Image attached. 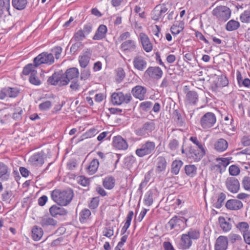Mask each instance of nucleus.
<instances>
[{"label": "nucleus", "mask_w": 250, "mask_h": 250, "mask_svg": "<svg viewBox=\"0 0 250 250\" xmlns=\"http://www.w3.org/2000/svg\"><path fill=\"white\" fill-rule=\"evenodd\" d=\"M74 196L73 192L71 189L60 190L56 189L51 193L52 200L58 205L66 206L72 201Z\"/></svg>", "instance_id": "nucleus-1"}, {"label": "nucleus", "mask_w": 250, "mask_h": 250, "mask_svg": "<svg viewBox=\"0 0 250 250\" xmlns=\"http://www.w3.org/2000/svg\"><path fill=\"white\" fill-rule=\"evenodd\" d=\"M181 152L186 155L188 159L194 162H199L206 154V149H199L191 146L185 149L184 145H182Z\"/></svg>", "instance_id": "nucleus-2"}, {"label": "nucleus", "mask_w": 250, "mask_h": 250, "mask_svg": "<svg viewBox=\"0 0 250 250\" xmlns=\"http://www.w3.org/2000/svg\"><path fill=\"white\" fill-rule=\"evenodd\" d=\"M155 147V142L148 140L139 145V147L135 150V154L139 157H143L152 154L154 152Z\"/></svg>", "instance_id": "nucleus-3"}, {"label": "nucleus", "mask_w": 250, "mask_h": 250, "mask_svg": "<svg viewBox=\"0 0 250 250\" xmlns=\"http://www.w3.org/2000/svg\"><path fill=\"white\" fill-rule=\"evenodd\" d=\"M230 9L226 6H219L215 8L212 11V15L219 21H226L231 16Z\"/></svg>", "instance_id": "nucleus-4"}, {"label": "nucleus", "mask_w": 250, "mask_h": 250, "mask_svg": "<svg viewBox=\"0 0 250 250\" xmlns=\"http://www.w3.org/2000/svg\"><path fill=\"white\" fill-rule=\"evenodd\" d=\"M54 62V57L52 53L47 52H42L38 55L34 59L33 63L35 64L36 66H39L41 64H46L51 65Z\"/></svg>", "instance_id": "nucleus-5"}, {"label": "nucleus", "mask_w": 250, "mask_h": 250, "mask_svg": "<svg viewBox=\"0 0 250 250\" xmlns=\"http://www.w3.org/2000/svg\"><path fill=\"white\" fill-rule=\"evenodd\" d=\"M163 75L162 70L158 66H149L145 71L143 77L148 80H158Z\"/></svg>", "instance_id": "nucleus-6"}, {"label": "nucleus", "mask_w": 250, "mask_h": 250, "mask_svg": "<svg viewBox=\"0 0 250 250\" xmlns=\"http://www.w3.org/2000/svg\"><path fill=\"white\" fill-rule=\"evenodd\" d=\"M132 99L130 93L124 94L122 92H114L111 95V102L114 105H120L123 103H129Z\"/></svg>", "instance_id": "nucleus-7"}, {"label": "nucleus", "mask_w": 250, "mask_h": 250, "mask_svg": "<svg viewBox=\"0 0 250 250\" xmlns=\"http://www.w3.org/2000/svg\"><path fill=\"white\" fill-rule=\"evenodd\" d=\"M63 75L64 79L62 81V84L66 85L70 81L78 80L80 73L78 68L72 67L68 69Z\"/></svg>", "instance_id": "nucleus-8"}, {"label": "nucleus", "mask_w": 250, "mask_h": 250, "mask_svg": "<svg viewBox=\"0 0 250 250\" xmlns=\"http://www.w3.org/2000/svg\"><path fill=\"white\" fill-rule=\"evenodd\" d=\"M216 122L215 114L212 112H207L204 114L200 120V124L204 129H208L214 125Z\"/></svg>", "instance_id": "nucleus-9"}, {"label": "nucleus", "mask_w": 250, "mask_h": 250, "mask_svg": "<svg viewBox=\"0 0 250 250\" xmlns=\"http://www.w3.org/2000/svg\"><path fill=\"white\" fill-rule=\"evenodd\" d=\"M155 127V124L152 121H148L144 124L142 127L136 129L135 133L138 136H146L154 130Z\"/></svg>", "instance_id": "nucleus-10"}, {"label": "nucleus", "mask_w": 250, "mask_h": 250, "mask_svg": "<svg viewBox=\"0 0 250 250\" xmlns=\"http://www.w3.org/2000/svg\"><path fill=\"white\" fill-rule=\"evenodd\" d=\"M19 93L20 90L17 87H4L0 91V99L3 100L6 97L16 98Z\"/></svg>", "instance_id": "nucleus-11"}, {"label": "nucleus", "mask_w": 250, "mask_h": 250, "mask_svg": "<svg viewBox=\"0 0 250 250\" xmlns=\"http://www.w3.org/2000/svg\"><path fill=\"white\" fill-rule=\"evenodd\" d=\"M168 10L167 5L164 4H159L155 7L151 13V18L154 21H158L162 18L163 15Z\"/></svg>", "instance_id": "nucleus-12"}, {"label": "nucleus", "mask_w": 250, "mask_h": 250, "mask_svg": "<svg viewBox=\"0 0 250 250\" xmlns=\"http://www.w3.org/2000/svg\"><path fill=\"white\" fill-rule=\"evenodd\" d=\"M225 185L229 191L232 193H237L240 189V184L237 179L234 177H228Z\"/></svg>", "instance_id": "nucleus-13"}, {"label": "nucleus", "mask_w": 250, "mask_h": 250, "mask_svg": "<svg viewBox=\"0 0 250 250\" xmlns=\"http://www.w3.org/2000/svg\"><path fill=\"white\" fill-rule=\"evenodd\" d=\"M147 62L145 58L141 56H136L133 60V65L134 69L143 71L147 67Z\"/></svg>", "instance_id": "nucleus-14"}, {"label": "nucleus", "mask_w": 250, "mask_h": 250, "mask_svg": "<svg viewBox=\"0 0 250 250\" xmlns=\"http://www.w3.org/2000/svg\"><path fill=\"white\" fill-rule=\"evenodd\" d=\"M167 225L170 229L178 230L181 229V226L184 225V219L181 216H174L169 221Z\"/></svg>", "instance_id": "nucleus-15"}, {"label": "nucleus", "mask_w": 250, "mask_h": 250, "mask_svg": "<svg viewBox=\"0 0 250 250\" xmlns=\"http://www.w3.org/2000/svg\"><path fill=\"white\" fill-rule=\"evenodd\" d=\"M139 39L144 50L146 52H151L153 49V46L147 35L144 33H140Z\"/></svg>", "instance_id": "nucleus-16"}, {"label": "nucleus", "mask_w": 250, "mask_h": 250, "mask_svg": "<svg viewBox=\"0 0 250 250\" xmlns=\"http://www.w3.org/2000/svg\"><path fill=\"white\" fill-rule=\"evenodd\" d=\"M40 223L41 226L44 228L45 229H52L53 228H45L47 227L51 226L55 227L57 225V221L52 217L48 216H43L40 219Z\"/></svg>", "instance_id": "nucleus-17"}, {"label": "nucleus", "mask_w": 250, "mask_h": 250, "mask_svg": "<svg viewBox=\"0 0 250 250\" xmlns=\"http://www.w3.org/2000/svg\"><path fill=\"white\" fill-rule=\"evenodd\" d=\"M131 92L134 97L142 101L145 98L146 88L143 86L138 85L132 88Z\"/></svg>", "instance_id": "nucleus-18"}, {"label": "nucleus", "mask_w": 250, "mask_h": 250, "mask_svg": "<svg viewBox=\"0 0 250 250\" xmlns=\"http://www.w3.org/2000/svg\"><path fill=\"white\" fill-rule=\"evenodd\" d=\"M137 43L135 40H128L124 42L121 45V49L124 52L130 53L135 51Z\"/></svg>", "instance_id": "nucleus-19"}, {"label": "nucleus", "mask_w": 250, "mask_h": 250, "mask_svg": "<svg viewBox=\"0 0 250 250\" xmlns=\"http://www.w3.org/2000/svg\"><path fill=\"white\" fill-rule=\"evenodd\" d=\"M63 79H64L63 73L57 72H55L48 78L47 82L52 85L63 86L64 84H62V81Z\"/></svg>", "instance_id": "nucleus-20"}, {"label": "nucleus", "mask_w": 250, "mask_h": 250, "mask_svg": "<svg viewBox=\"0 0 250 250\" xmlns=\"http://www.w3.org/2000/svg\"><path fill=\"white\" fill-rule=\"evenodd\" d=\"M112 143L113 146L119 150H125L128 147L126 141L120 136L114 137Z\"/></svg>", "instance_id": "nucleus-21"}, {"label": "nucleus", "mask_w": 250, "mask_h": 250, "mask_svg": "<svg viewBox=\"0 0 250 250\" xmlns=\"http://www.w3.org/2000/svg\"><path fill=\"white\" fill-rule=\"evenodd\" d=\"M167 167V160L165 157L160 156L156 159V172L162 173L165 171Z\"/></svg>", "instance_id": "nucleus-22"}, {"label": "nucleus", "mask_w": 250, "mask_h": 250, "mask_svg": "<svg viewBox=\"0 0 250 250\" xmlns=\"http://www.w3.org/2000/svg\"><path fill=\"white\" fill-rule=\"evenodd\" d=\"M228 238L225 236H220L216 239L215 244V250H226L228 248Z\"/></svg>", "instance_id": "nucleus-23"}, {"label": "nucleus", "mask_w": 250, "mask_h": 250, "mask_svg": "<svg viewBox=\"0 0 250 250\" xmlns=\"http://www.w3.org/2000/svg\"><path fill=\"white\" fill-rule=\"evenodd\" d=\"M218 221L219 226L224 232H228L231 229L232 225L229 218L220 216L218 218Z\"/></svg>", "instance_id": "nucleus-24"}, {"label": "nucleus", "mask_w": 250, "mask_h": 250, "mask_svg": "<svg viewBox=\"0 0 250 250\" xmlns=\"http://www.w3.org/2000/svg\"><path fill=\"white\" fill-rule=\"evenodd\" d=\"M49 212L52 217H57L58 215H66L68 211L63 208L53 205L49 208Z\"/></svg>", "instance_id": "nucleus-25"}, {"label": "nucleus", "mask_w": 250, "mask_h": 250, "mask_svg": "<svg viewBox=\"0 0 250 250\" xmlns=\"http://www.w3.org/2000/svg\"><path fill=\"white\" fill-rule=\"evenodd\" d=\"M29 161L33 166L41 167L44 162L43 154L41 153H36L30 158Z\"/></svg>", "instance_id": "nucleus-26"}, {"label": "nucleus", "mask_w": 250, "mask_h": 250, "mask_svg": "<svg viewBox=\"0 0 250 250\" xmlns=\"http://www.w3.org/2000/svg\"><path fill=\"white\" fill-rule=\"evenodd\" d=\"M10 170L8 166L3 162H0V180L7 181L10 177Z\"/></svg>", "instance_id": "nucleus-27"}, {"label": "nucleus", "mask_w": 250, "mask_h": 250, "mask_svg": "<svg viewBox=\"0 0 250 250\" xmlns=\"http://www.w3.org/2000/svg\"><path fill=\"white\" fill-rule=\"evenodd\" d=\"M192 245V241L186 233L182 234L181 236L180 248L182 250L189 249Z\"/></svg>", "instance_id": "nucleus-28"}, {"label": "nucleus", "mask_w": 250, "mask_h": 250, "mask_svg": "<svg viewBox=\"0 0 250 250\" xmlns=\"http://www.w3.org/2000/svg\"><path fill=\"white\" fill-rule=\"evenodd\" d=\"M226 208L230 210H236L242 208L243 205L241 201L236 199H230L226 203Z\"/></svg>", "instance_id": "nucleus-29"}, {"label": "nucleus", "mask_w": 250, "mask_h": 250, "mask_svg": "<svg viewBox=\"0 0 250 250\" xmlns=\"http://www.w3.org/2000/svg\"><path fill=\"white\" fill-rule=\"evenodd\" d=\"M107 31V27L105 25H100L93 36V39L94 40H101L103 39L106 37Z\"/></svg>", "instance_id": "nucleus-30"}, {"label": "nucleus", "mask_w": 250, "mask_h": 250, "mask_svg": "<svg viewBox=\"0 0 250 250\" xmlns=\"http://www.w3.org/2000/svg\"><path fill=\"white\" fill-rule=\"evenodd\" d=\"M214 149L220 152H224L228 147V142L223 138L218 139L214 144Z\"/></svg>", "instance_id": "nucleus-31"}, {"label": "nucleus", "mask_w": 250, "mask_h": 250, "mask_svg": "<svg viewBox=\"0 0 250 250\" xmlns=\"http://www.w3.org/2000/svg\"><path fill=\"white\" fill-rule=\"evenodd\" d=\"M186 103L189 104H195L198 101V95L194 91H189L186 94Z\"/></svg>", "instance_id": "nucleus-32"}, {"label": "nucleus", "mask_w": 250, "mask_h": 250, "mask_svg": "<svg viewBox=\"0 0 250 250\" xmlns=\"http://www.w3.org/2000/svg\"><path fill=\"white\" fill-rule=\"evenodd\" d=\"M91 57V53L89 51H86L84 54L80 56L79 62L82 68L87 67Z\"/></svg>", "instance_id": "nucleus-33"}, {"label": "nucleus", "mask_w": 250, "mask_h": 250, "mask_svg": "<svg viewBox=\"0 0 250 250\" xmlns=\"http://www.w3.org/2000/svg\"><path fill=\"white\" fill-rule=\"evenodd\" d=\"M91 212L87 208L83 209L79 214V221L81 223H85L90 219Z\"/></svg>", "instance_id": "nucleus-34"}, {"label": "nucleus", "mask_w": 250, "mask_h": 250, "mask_svg": "<svg viewBox=\"0 0 250 250\" xmlns=\"http://www.w3.org/2000/svg\"><path fill=\"white\" fill-rule=\"evenodd\" d=\"M103 186L107 189L113 188L115 184V179L112 176L105 177L103 180Z\"/></svg>", "instance_id": "nucleus-35"}, {"label": "nucleus", "mask_w": 250, "mask_h": 250, "mask_svg": "<svg viewBox=\"0 0 250 250\" xmlns=\"http://www.w3.org/2000/svg\"><path fill=\"white\" fill-rule=\"evenodd\" d=\"M99 166V162L98 159H94L87 167V172L90 175L94 174L97 170Z\"/></svg>", "instance_id": "nucleus-36"}, {"label": "nucleus", "mask_w": 250, "mask_h": 250, "mask_svg": "<svg viewBox=\"0 0 250 250\" xmlns=\"http://www.w3.org/2000/svg\"><path fill=\"white\" fill-rule=\"evenodd\" d=\"M190 239L193 241H196L200 237L201 233L197 229L191 228L186 233Z\"/></svg>", "instance_id": "nucleus-37"}, {"label": "nucleus", "mask_w": 250, "mask_h": 250, "mask_svg": "<svg viewBox=\"0 0 250 250\" xmlns=\"http://www.w3.org/2000/svg\"><path fill=\"white\" fill-rule=\"evenodd\" d=\"M37 67L38 66H35L34 63V64L29 63L24 67L22 73L25 75H28L29 74H30V75H37V72L35 68Z\"/></svg>", "instance_id": "nucleus-38"}, {"label": "nucleus", "mask_w": 250, "mask_h": 250, "mask_svg": "<svg viewBox=\"0 0 250 250\" xmlns=\"http://www.w3.org/2000/svg\"><path fill=\"white\" fill-rule=\"evenodd\" d=\"M43 230L42 228L36 226H34L32 230V236L35 241L41 239L43 235Z\"/></svg>", "instance_id": "nucleus-39"}, {"label": "nucleus", "mask_w": 250, "mask_h": 250, "mask_svg": "<svg viewBox=\"0 0 250 250\" xmlns=\"http://www.w3.org/2000/svg\"><path fill=\"white\" fill-rule=\"evenodd\" d=\"M27 0H12L13 7L18 10L24 9L27 5Z\"/></svg>", "instance_id": "nucleus-40"}, {"label": "nucleus", "mask_w": 250, "mask_h": 250, "mask_svg": "<svg viewBox=\"0 0 250 250\" xmlns=\"http://www.w3.org/2000/svg\"><path fill=\"white\" fill-rule=\"evenodd\" d=\"M183 164V163L181 160H175L173 161L171 164V172L174 175H177Z\"/></svg>", "instance_id": "nucleus-41"}, {"label": "nucleus", "mask_w": 250, "mask_h": 250, "mask_svg": "<svg viewBox=\"0 0 250 250\" xmlns=\"http://www.w3.org/2000/svg\"><path fill=\"white\" fill-rule=\"evenodd\" d=\"M197 169V167L194 165H188L185 167L186 174L190 177H193L196 174Z\"/></svg>", "instance_id": "nucleus-42"}, {"label": "nucleus", "mask_w": 250, "mask_h": 250, "mask_svg": "<svg viewBox=\"0 0 250 250\" xmlns=\"http://www.w3.org/2000/svg\"><path fill=\"white\" fill-rule=\"evenodd\" d=\"M240 27V23L234 20L229 21L226 25V29L229 31H232L237 29Z\"/></svg>", "instance_id": "nucleus-43"}, {"label": "nucleus", "mask_w": 250, "mask_h": 250, "mask_svg": "<svg viewBox=\"0 0 250 250\" xmlns=\"http://www.w3.org/2000/svg\"><path fill=\"white\" fill-rule=\"evenodd\" d=\"M144 204L147 206H150L153 202V192L149 190L147 191L144 196Z\"/></svg>", "instance_id": "nucleus-44"}, {"label": "nucleus", "mask_w": 250, "mask_h": 250, "mask_svg": "<svg viewBox=\"0 0 250 250\" xmlns=\"http://www.w3.org/2000/svg\"><path fill=\"white\" fill-rule=\"evenodd\" d=\"M226 194L223 192H221L218 194L217 197V201L213 204V206L217 208H221L226 199Z\"/></svg>", "instance_id": "nucleus-45"}, {"label": "nucleus", "mask_w": 250, "mask_h": 250, "mask_svg": "<svg viewBox=\"0 0 250 250\" xmlns=\"http://www.w3.org/2000/svg\"><path fill=\"white\" fill-rule=\"evenodd\" d=\"M240 20L243 23H250V8L245 10L240 15Z\"/></svg>", "instance_id": "nucleus-46"}, {"label": "nucleus", "mask_w": 250, "mask_h": 250, "mask_svg": "<svg viewBox=\"0 0 250 250\" xmlns=\"http://www.w3.org/2000/svg\"><path fill=\"white\" fill-rule=\"evenodd\" d=\"M90 75L91 72L89 68H82L81 69L80 79L82 81H86L90 78Z\"/></svg>", "instance_id": "nucleus-47"}, {"label": "nucleus", "mask_w": 250, "mask_h": 250, "mask_svg": "<svg viewBox=\"0 0 250 250\" xmlns=\"http://www.w3.org/2000/svg\"><path fill=\"white\" fill-rule=\"evenodd\" d=\"M3 1V5L0 4V18H1L5 10L9 11L10 9V0H0V3Z\"/></svg>", "instance_id": "nucleus-48"}, {"label": "nucleus", "mask_w": 250, "mask_h": 250, "mask_svg": "<svg viewBox=\"0 0 250 250\" xmlns=\"http://www.w3.org/2000/svg\"><path fill=\"white\" fill-rule=\"evenodd\" d=\"M116 80L119 83L121 82L125 77V72L122 68H118L116 70Z\"/></svg>", "instance_id": "nucleus-49"}, {"label": "nucleus", "mask_w": 250, "mask_h": 250, "mask_svg": "<svg viewBox=\"0 0 250 250\" xmlns=\"http://www.w3.org/2000/svg\"><path fill=\"white\" fill-rule=\"evenodd\" d=\"M179 146V142L176 139L169 141L168 144V147L171 151H175Z\"/></svg>", "instance_id": "nucleus-50"}, {"label": "nucleus", "mask_w": 250, "mask_h": 250, "mask_svg": "<svg viewBox=\"0 0 250 250\" xmlns=\"http://www.w3.org/2000/svg\"><path fill=\"white\" fill-rule=\"evenodd\" d=\"M242 186L246 190L250 191V177L246 176L243 177Z\"/></svg>", "instance_id": "nucleus-51"}, {"label": "nucleus", "mask_w": 250, "mask_h": 250, "mask_svg": "<svg viewBox=\"0 0 250 250\" xmlns=\"http://www.w3.org/2000/svg\"><path fill=\"white\" fill-rule=\"evenodd\" d=\"M124 162L127 167H130L136 163V158L133 155L128 156L125 158Z\"/></svg>", "instance_id": "nucleus-52"}, {"label": "nucleus", "mask_w": 250, "mask_h": 250, "mask_svg": "<svg viewBox=\"0 0 250 250\" xmlns=\"http://www.w3.org/2000/svg\"><path fill=\"white\" fill-rule=\"evenodd\" d=\"M22 109L20 107H17L15 108L14 112L13 114V118L16 120H19L21 118L22 114Z\"/></svg>", "instance_id": "nucleus-53"}, {"label": "nucleus", "mask_w": 250, "mask_h": 250, "mask_svg": "<svg viewBox=\"0 0 250 250\" xmlns=\"http://www.w3.org/2000/svg\"><path fill=\"white\" fill-rule=\"evenodd\" d=\"M229 173L232 176H237L240 172V170L238 167L235 165H231L229 168Z\"/></svg>", "instance_id": "nucleus-54"}, {"label": "nucleus", "mask_w": 250, "mask_h": 250, "mask_svg": "<svg viewBox=\"0 0 250 250\" xmlns=\"http://www.w3.org/2000/svg\"><path fill=\"white\" fill-rule=\"evenodd\" d=\"M77 181L79 184L83 187L87 186L90 183L89 179L84 176H79Z\"/></svg>", "instance_id": "nucleus-55"}, {"label": "nucleus", "mask_w": 250, "mask_h": 250, "mask_svg": "<svg viewBox=\"0 0 250 250\" xmlns=\"http://www.w3.org/2000/svg\"><path fill=\"white\" fill-rule=\"evenodd\" d=\"M85 38V35L83 30L81 29L77 31L73 37L76 41H82Z\"/></svg>", "instance_id": "nucleus-56"}, {"label": "nucleus", "mask_w": 250, "mask_h": 250, "mask_svg": "<svg viewBox=\"0 0 250 250\" xmlns=\"http://www.w3.org/2000/svg\"><path fill=\"white\" fill-rule=\"evenodd\" d=\"M62 52V48L60 46H56L51 50L53 55L55 56V58L58 60L60 58Z\"/></svg>", "instance_id": "nucleus-57"}, {"label": "nucleus", "mask_w": 250, "mask_h": 250, "mask_svg": "<svg viewBox=\"0 0 250 250\" xmlns=\"http://www.w3.org/2000/svg\"><path fill=\"white\" fill-rule=\"evenodd\" d=\"M52 106V103L50 101H47L42 103L39 105V109L42 111H45L50 108Z\"/></svg>", "instance_id": "nucleus-58"}, {"label": "nucleus", "mask_w": 250, "mask_h": 250, "mask_svg": "<svg viewBox=\"0 0 250 250\" xmlns=\"http://www.w3.org/2000/svg\"><path fill=\"white\" fill-rule=\"evenodd\" d=\"M189 140L194 144H195L197 146V148H199V149H205L204 145L199 141L196 136H191L190 137Z\"/></svg>", "instance_id": "nucleus-59"}, {"label": "nucleus", "mask_w": 250, "mask_h": 250, "mask_svg": "<svg viewBox=\"0 0 250 250\" xmlns=\"http://www.w3.org/2000/svg\"><path fill=\"white\" fill-rule=\"evenodd\" d=\"M152 105V103L149 101H146L141 103L140 104V108L144 111H147Z\"/></svg>", "instance_id": "nucleus-60"}, {"label": "nucleus", "mask_w": 250, "mask_h": 250, "mask_svg": "<svg viewBox=\"0 0 250 250\" xmlns=\"http://www.w3.org/2000/svg\"><path fill=\"white\" fill-rule=\"evenodd\" d=\"M29 80L31 83L36 85H39L41 83V81L36 76V75H30Z\"/></svg>", "instance_id": "nucleus-61"}, {"label": "nucleus", "mask_w": 250, "mask_h": 250, "mask_svg": "<svg viewBox=\"0 0 250 250\" xmlns=\"http://www.w3.org/2000/svg\"><path fill=\"white\" fill-rule=\"evenodd\" d=\"M237 228H239V229L243 232V233L245 232V231H247V230H250L249 229V226L248 224L246 222H240L238 224Z\"/></svg>", "instance_id": "nucleus-62"}, {"label": "nucleus", "mask_w": 250, "mask_h": 250, "mask_svg": "<svg viewBox=\"0 0 250 250\" xmlns=\"http://www.w3.org/2000/svg\"><path fill=\"white\" fill-rule=\"evenodd\" d=\"M98 133L97 130L95 128H91L85 133V138H91Z\"/></svg>", "instance_id": "nucleus-63"}, {"label": "nucleus", "mask_w": 250, "mask_h": 250, "mask_svg": "<svg viewBox=\"0 0 250 250\" xmlns=\"http://www.w3.org/2000/svg\"><path fill=\"white\" fill-rule=\"evenodd\" d=\"M242 144L247 146L250 145V136H244L241 139Z\"/></svg>", "instance_id": "nucleus-64"}]
</instances>
